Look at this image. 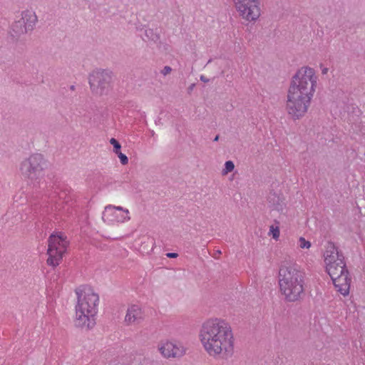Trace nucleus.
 <instances>
[{"mask_svg": "<svg viewBox=\"0 0 365 365\" xmlns=\"http://www.w3.org/2000/svg\"><path fill=\"white\" fill-rule=\"evenodd\" d=\"M199 340L206 353L216 359H226L234 351L235 337L232 329L225 319L213 317L201 325Z\"/></svg>", "mask_w": 365, "mask_h": 365, "instance_id": "nucleus-1", "label": "nucleus"}, {"mask_svg": "<svg viewBox=\"0 0 365 365\" xmlns=\"http://www.w3.org/2000/svg\"><path fill=\"white\" fill-rule=\"evenodd\" d=\"M317 80L314 70L307 66L302 67L292 76L285 106L292 120H299L307 113L315 92Z\"/></svg>", "mask_w": 365, "mask_h": 365, "instance_id": "nucleus-2", "label": "nucleus"}, {"mask_svg": "<svg viewBox=\"0 0 365 365\" xmlns=\"http://www.w3.org/2000/svg\"><path fill=\"white\" fill-rule=\"evenodd\" d=\"M77 297L75 324L76 327L90 329L96 324V316L99 305V296L93 287L81 285L75 289Z\"/></svg>", "mask_w": 365, "mask_h": 365, "instance_id": "nucleus-3", "label": "nucleus"}, {"mask_svg": "<svg viewBox=\"0 0 365 365\" xmlns=\"http://www.w3.org/2000/svg\"><path fill=\"white\" fill-rule=\"evenodd\" d=\"M305 273L295 262H284L279 269V284L285 299L290 302L304 296Z\"/></svg>", "mask_w": 365, "mask_h": 365, "instance_id": "nucleus-4", "label": "nucleus"}, {"mask_svg": "<svg viewBox=\"0 0 365 365\" xmlns=\"http://www.w3.org/2000/svg\"><path fill=\"white\" fill-rule=\"evenodd\" d=\"M48 168V161L41 153H34L25 158L20 164L21 174L29 180L41 178Z\"/></svg>", "mask_w": 365, "mask_h": 365, "instance_id": "nucleus-5", "label": "nucleus"}, {"mask_svg": "<svg viewBox=\"0 0 365 365\" xmlns=\"http://www.w3.org/2000/svg\"><path fill=\"white\" fill-rule=\"evenodd\" d=\"M113 81V73L108 70H95L88 77L90 88L92 93L98 96L107 94L112 88Z\"/></svg>", "mask_w": 365, "mask_h": 365, "instance_id": "nucleus-6", "label": "nucleus"}, {"mask_svg": "<svg viewBox=\"0 0 365 365\" xmlns=\"http://www.w3.org/2000/svg\"><path fill=\"white\" fill-rule=\"evenodd\" d=\"M101 220L107 225L119 226L130 221L131 213L125 207L108 205L102 212Z\"/></svg>", "mask_w": 365, "mask_h": 365, "instance_id": "nucleus-7", "label": "nucleus"}, {"mask_svg": "<svg viewBox=\"0 0 365 365\" xmlns=\"http://www.w3.org/2000/svg\"><path fill=\"white\" fill-rule=\"evenodd\" d=\"M38 22V17L33 9H25L21 12L20 19L12 25L13 31L17 35L31 32Z\"/></svg>", "mask_w": 365, "mask_h": 365, "instance_id": "nucleus-8", "label": "nucleus"}, {"mask_svg": "<svg viewBox=\"0 0 365 365\" xmlns=\"http://www.w3.org/2000/svg\"><path fill=\"white\" fill-rule=\"evenodd\" d=\"M158 351L163 358L170 359L182 356L186 349L180 341L174 339H164L158 344Z\"/></svg>", "mask_w": 365, "mask_h": 365, "instance_id": "nucleus-9", "label": "nucleus"}, {"mask_svg": "<svg viewBox=\"0 0 365 365\" xmlns=\"http://www.w3.org/2000/svg\"><path fill=\"white\" fill-rule=\"evenodd\" d=\"M68 242L66 234L61 231H53L48 240V248L62 251L67 250Z\"/></svg>", "mask_w": 365, "mask_h": 365, "instance_id": "nucleus-10", "label": "nucleus"}, {"mask_svg": "<svg viewBox=\"0 0 365 365\" xmlns=\"http://www.w3.org/2000/svg\"><path fill=\"white\" fill-rule=\"evenodd\" d=\"M143 319V310L140 305H130L124 317V322L127 325H133Z\"/></svg>", "mask_w": 365, "mask_h": 365, "instance_id": "nucleus-11", "label": "nucleus"}, {"mask_svg": "<svg viewBox=\"0 0 365 365\" xmlns=\"http://www.w3.org/2000/svg\"><path fill=\"white\" fill-rule=\"evenodd\" d=\"M237 12L244 20L249 24L251 16V0H233Z\"/></svg>", "mask_w": 365, "mask_h": 365, "instance_id": "nucleus-12", "label": "nucleus"}, {"mask_svg": "<svg viewBox=\"0 0 365 365\" xmlns=\"http://www.w3.org/2000/svg\"><path fill=\"white\" fill-rule=\"evenodd\" d=\"M333 284L335 287L337 288V291L339 292L344 296L349 294L351 278L349 277V273H344L340 277H336L331 279Z\"/></svg>", "mask_w": 365, "mask_h": 365, "instance_id": "nucleus-13", "label": "nucleus"}, {"mask_svg": "<svg viewBox=\"0 0 365 365\" xmlns=\"http://www.w3.org/2000/svg\"><path fill=\"white\" fill-rule=\"evenodd\" d=\"M66 252V251L47 248V264L53 268L58 267L62 262Z\"/></svg>", "mask_w": 365, "mask_h": 365, "instance_id": "nucleus-14", "label": "nucleus"}, {"mask_svg": "<svg viewBox=\"0 0 365 365\" xmlns=\"http://www.w3.org/2000/svg\"><path fill=\"white\" fill-rule=\"evenodd\" d=\"M324 257L327 266L332 264V262L339 261V258H344L343 254L339 252L337 247L332 242H329Z\"/></svg>", "mask_w": 365, "mask_h": 365, "instance_id": "nucleus-15", "label": "nucleus"}, {"mask_svg": "<svg viewBox=\"0 0 365 365\" xmlns=\"http://www.w3.org/2000/svg\"><path fill=\"white\" fill-rule=\"evenodd\" d=\"M327 270L331 279L336 277H340V275L344 273L349 272L346 267V263L344 262V258H339V261L332 262V264L327 266Z\"/></svg>", "mask_w": 365, "mask_h": 365, "instance_id": "nucleus-16", "label": "nucleus"}, {"mask_svg": "<svg viewBox=\"0 0 365 365\" xmlns=\"http://www.w3.org/2000/svg\"><path fill=\"white\" fill-rule=\"evenodd\" d=\"M267 200L270 206L277 210L282 212L285 205L282 197L275 192H270Z\"/></svg>", "mask_w": 365, "mask_h": 365, "instance_id": "nucleus-17", "label": "nucleus"}, {"mask_svg": "<svg viewBox=\"0 0 365 365\" xmlns=\"http://www.w3.org/2000/svg\"><path fill=\"white\" fill-rule=\"evenodd\" d=\"M144 35L147 40L149 41H155L159 38V36L157 31L151 28L144 29Z\"/></svg>", "mask_w": 365, "mask_h": 365, "instance_id": "nucleus-18", "label": "nucleus"}, {"mask_svg": "<svg viewBox=\"0 0 365 365\" xmlns=\"http://www.w3.org/2000/svg\"><path fill=\"white\" fill-rule=\"evenodd\" d=\"M235 169V164L232 160H227L225 163L224 168L222 170V175L225 176L232 172Z\"/></svg>", "mask_w": 365, "mask_h": 365, "instance_id": "nucleus-19", "label": "nucleus"}, {"mask_svg": "<svg viewBox=\"0 0 365 365\" xmlns=\"http://www.w3.org/2000/svg\"><path fill=\"white\" fill-rule=\"evenodd\" d=\"M261 16L260 4H252V24Z\"/></svg>", "mask_w": 365, "mask_h": 365, "instance_id": "nucleus-20", "label": "nucleus"}, {"mask_svg": "<svg viewBox=\"0 0 365 365\" xmlns=\"http://www.w3.org/2000/svg\"><path fill=\"white\" fill-rule=\"evenodd\" d=\"M269 234L272 235V237L274 240H277L279 237V227H274V225H271L269 227Z\"/></svg>", "mask_w": 365, "mask_h": 365, "instance_id": "nucleus-21", "label": "nucleus"}, {"mask_svg": "<svg viewBox=\"0 0 365 365\" xmlns=\"http://www.w3.org/2000/svg\"><path fill=\"white\" fill-rule=\"evenodd\" d=\"M299 247L302 249L304 248H309L311 247V242L309 241L306 240L304 237H301L299 240Z\"/></svg>", "mask_w": 365, "mask_h": 365, "instance_id": "nucleus-22", "label": "nucleus"}, {"mask_svg": "<svg viewBox=\"0 0 365 365\" xmlns=\"http://www.w3.org/2000/svg\"><path fill=\"white\" fill-rule=\"evenodd\" d=\"M110 143L112 145V146L113 148V152L115 150L121 149V145L116 139H115L113 138H110Z\"/></svg>", "mask_w": 365, "mask_h": 365, "instance_id": "nucleus-23", "label": "nucleus"}, {"mask_svg": "<svg viewBox=\"0 0 365 365\" xmlns=\"http://www.w3.org/2000/svg\"><path fill=\"white\" fill-rule=\"evenodd\" d=\"M118 158H119V160L123 165H125L128 163V157L123 153L118 155Z\"/></svg>", "mask_w": 365, "mask_h": 365, "instance_id": "nucleus-24", "label": "nucleus"}, {"mask_svg": "<svg viewBox=\"0 0 365 365\" xmlns=\"http://www.w3.org/2000/svg\"><path fill=\"white\" fill-rule=\"evenodd\" d=\"M171 71V68L169 66H165L164 67V68L163 69L162 72L164 75H167Z\"/></svg>", "mask_w": 365, "mask_h": 365, "instance_id": "nucleus-25", "label": "nucleus"}, {"mask_svg": "<svg viewBox=\"0 0 365 365\" xmlns=\"http://www.w3.org/2000/svg\"><path fill=\"white\" fill-rule=\"evenodd\" d=\"M177 255H177L176 253H173V252H171V253H168V254H167V256H168V257H170V258L176 257H177Z\"/></svg>", "mask_w": 365, "mask_h": 365, "instance_id": "nucleus-26", "label": "nucleus"}, {"mask_svg": "<svg viewBox=\"0 0 365 365\" xmlns=\"http://www.w3.org/2000/svg\"><path fill=\"white\" fill-rule=\"evenodd\" d=\"M113 153L118 156L122 152H121V149H119V150H115L113 151Z\"/></svg>", "mask_w": 365, "mask_h": 365, "instance_id": "nucleus-27", "label": "nucleus"}, {"mask_svg": "<svg viewBox=\"0 0 365 365\" xmlns=\"http://www.w3.org/2000/svg\"><path fill=\"white\" fill-rule=\"evenodd\" d=\"M259 1L260 0H252V4H260Z\"/></svg>", "mask_w": 365, "mask_h": 365, "instance_id": "nucleus-28", "label": "nucleus"}, {"mask_svg": "<svg viewBox=\"0 0 365 365\" xmlns=\"http://www.w3.org/2000/svg\"><path fill=\"white\" fill-rule=\"evenodd\" d=\"M328 71V68H324V69H322V74H326Z\"/></svg>", "mask_w": 365, "mask_h": 365, "instance_id": "nucleus-29", "label": "nucleus"}]
</instances>
